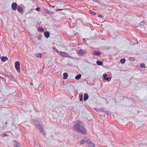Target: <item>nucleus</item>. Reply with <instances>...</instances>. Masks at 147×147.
Segmentation results:
<instances>
[{"mask_svg": "<svg viewBox=\"0 0 147 147\" xmlns=\"http://www.w3.org/2000/svg\"><path fill=\"white\" fill-rule=\"evenodd\" d=\"M36 56L38 57H42V54L40 53L37 54L36 55Z\"/></svg>", "mask_w": 147, "mask_h": 147, "instance_id": "c85d7f7f", "label": "nucleus"}, {"mask_svg": "<svg viewBox=\"0 0 147 147\" xmlns=\"http://www.w3.org/2000/svg\"><path fill=\"white\" fill-rule=\"evenodd\" d=\"M34 144H35V143H36V142H35H35H34Z\"/></svg>", "mask_w": 147, "mask_h": 147, "instance_id": "58836bf2", "label": "nucleus"}, {"mask_svg": "<svg viewBox=\"0 0 147 147\" xmlns=\"http://www.w3.org/2000/svg\"><path fill=\"white\" fill-rule=\"evenodd\" d=\"M50 6H52V5H50Z\"/></svg>", "mask_w": 147, "mask_h": 147, "instance_id": "4c0bfd02", "label": "nucleus"}, {"mask_svg": "<svg viewBox=\"0 0 147 147\" xmlns=\"http://www.w3.org/2000/svg\"><path fill=\"white\" fill-rule=\"evenodd\" d=\"M140 66L141 68H144L145 67V65L144 64H143L142 63L141 64H140Z\"/></svg>", "mask_w": 147, "mask_h": 147, "instance_id": "b1692460", "label": "nucleus"}, {"mask_svg": "<svg viewBox=\"0 0 147 147\" xmlns=\"http://www.w3.org/2000/svg\"><path fill=\"white\" fill-rule=\"evenodd\" d=\"M36 10L37 11H39L40 10V8L39 7H37L36 8Z\"/></svg>", "mask_w": 147, "mask_h": 147, "instance_id": "7c9ffc66", "label": "nucleus"}, {"mask_svg": "<svg viewBox=\"0 0 147 147\" xmlns=\"http://www.w3.org/2000/svg\"><path fill=\"white\" fill-rule=\"evenodd\" d=\"M96 63L98 65H103V63L102 61L98 60L96 61Z\"/></svg>", "mask_w": 147, "mask_h": 147, "instance_id": "4468645a", "label": "nucleus"}, {"mask_svg": "<svg viewBox=\"0 0 147 147\" xmlns=\"http://www.w3.org/2000/svg\"><path fill=\"white\" fill-rule=\"evenodd\" d=\"M38 30L39 31L41 32H43L44 31V29L41 27H39Z\"/></svg>", "mask_w": 147, "mask_h": 147, "instance_id": "6ab92c4d", "label": "nucleus"}, {"mask_svg": "<svg viewBox=\"0 0 147 147\" xmlns=\"http://www.w3.org/2000/svg\"><path fill=\"white\" fill-rule=\"evenodd\" d=\"M83 95L81 94H80L79 95V100L80 101H82L83 100Z\"/></svg>", "mask_w": 147, "mask_h": 147, "instance_id": "dca6fc26", "label": "nucleus"}, {"mask_svg": "<svg viewBox=\"0 0 147 147\" xmlns=\"http://www.w3.org/2000/svg\"><path fill=\"white\" fill-rule=\"evenodd\" d=\"M32 121H34L35 123L38 131H39L42 134H45V131L42 128V125H41L40 120L38 119H36V120L33 119H32Z\"/></svg>", "mask_w": 147, "mask_h": 147, "instance_id": "f03ea898", "label": "nucleus"}, {"mask_svg": "<svg viewBox=\"0 0 147 147\" xmlns=\"http://www.w3.org/2000/svg\"><path fill=\"white\" fill-rule=\"evenodd\" d=\"M2 78V79L3 80V78H2V77H1V76H0V78Z\"/></svg>", "mask_w": 147, "mask_h": 147, "instance_id": "c9c22d12", "label": "nucleus"}, {"mask_svg": "<svg viewBox=\"0 0 147 147\" xmlns=\"http://www.w3.org/2000/svg\"><path fill=\"white\" fill-rule=\"evenodd\" d=\"M81 77V75L80 74H79L76 76L75 78L77 80H78Z\"/></svg>", "mask_w": 147, "mask_h": 147, "instance_id": "f3484780", "label": "nucleus"}, {"mask_svg": "<svg viewBox=\"0 0 147 147\" xmlns=\"http://www.w3.org/2000/svg\"><path fill=\"white\" fill-rule=\"evenodd\" d=\"M45 10L46 11V12L49 15L52 14L53 13L52 11H50L48 9L46 10L45 9Z\"/></svg>", "mask_w": 147, "mask_h": 147, "instance_id": "a211bd4d", "label": "nucleus"}, {"mask_svg": "<svg viewBox=\"0 0 147 147\" xmlns=\"http://www.w3.org/2000/svg\"><path fill=\"white\" fill-rule=\"evenodd\" d=\"M8 59V58L6 57L2 56L1 57V61L3 62H5Z\"/></svg>", "mask_w": 147, "mask_h": 147, "instance_id": "9b49d317", "label": "nucleus"}, {"mask_svg": "<svg viewBox=\"0 0 147 147\" xmlns=\"http://www.w3.org/2000/svg\"><path fill=\"white\" fill-rule=\"evenodd\" d=\"M62 10V9H58L56 11H59V10Z\"/></svg>", "mask_w": 147, "mask_h": 147, "instance_id": "f704fd0d", "label": "nucleus"}, {"mask_svg": "<svg viewBox=\"0 0 147 147\" xmlns=\"http://www.w3.org/2000/svg\"><path fill=\"white\" fill-rule=\"evenodd\" d=\"M96 111H97L98 112V111H102L103 112H104V111L103 110V109L102 108H99L98 109H96Z\"/></svg>", "mask_w": 147, "mask_h": 147, "instance_id": "4be33fe9", "label": "nucleus"}, {"mask_svg": "<svg viewBox=\"0 0 147 147\" xmlns=\"http://www.w3.org/2000/svg\"><path fill=\"white\" fill-rule=\"evenodd\" d=\"M111 79V78H110L109 77H107L106 78H105L104 79L105 80L107 81H109Z\"/></svg>", "mask_w": 147, "mask_h": 147, "instance_id": "5701e85b", "label": "nucleus"}, {"mask_svg": "<svg viewBox=\"0 0 147 147\" xmlns=\"http://www.w3.org/2000/svg\"><path fill=\"white\" fill-rule=\"evenodd\" d=\"M42 36L41 34L40 35H38L36 36V37L37 38H38V39L39 40H41L42 39Z\"/></svg>", "mask_w": 147, "mask_h": 147, "instance_id": "2eb2a0df", "label": "nucleus"}, {"mask_svg": "<svg viewBox=\"0 0 147 147\" xmlns=\"http://www.w3.org/2000/svg\"><path fill=\"white\" fill-rule=\"evenodd\" d=\"M87 52L85 50L80 49L78 53V54L80 56H84L86 53Z\"/></svg>", "mask_w": 147, "mask_h": 147, "instance_id": "39448f33", "label": "nucleus"}, {"mask_svg": "<svg viewBox=\"0 0 147 147\" xmlns=\"http://www.w3.org/2000/svg\"><path fill=\"white\" fill-rule=\"evenodd\" d=\"M89 96L87 93H86L84 94V101H86L88 99Z\"/></svg>", "mask_w": 147, "mask_h": 147, "instance_id": "1a4fd4ad", "label": "nucleus"}, {"mask_svg": "<svg viewBox=\"0 0 147 147\" xmlns=\"http://www.w3.org/2000/svg\"><path fill=\"white\" fill-rule=\"evenodd\" d=\"M11 79H12V80H13L14 81H15L16 79L15 78H14L13 77H12Z\"/></svg>", "mask_w": 147, "mask_h": 147, "instance_id": "2f4dec72", "label": "nucleus"}, {"mask_svg": "<svg viewBox=\"0 0 147 147\" xmlns=\"http://www.w3.org/2000/svg\"><path fill=\"white\" fill-rule=\"evenodd\" d=\"M125 59L124 58L123 59H120V62L122 64H123L124 63H125Z\"/></svg>", "mask_w": 147, "mask_h": 147, "instance_id": "aec40b11", "label": "nucleus"}, {"mask_svg": "<svg viewBox=\"0 0 147 147\" xmlns=\"http://www.w3.org/2000/svg\"><path fill=\"white\" fill-rule=\"evenodd\" d=\"M17 7V4L16 3H13L11 5V8L12 9L14 10H16Z\"/></svg>", "mask_w": 147, "mask_h": 147, "instance_id": "0eeeda50", "label": "nucleus"}, {"mask_svg": "<svg viewBox=\"0 0 147 147\" xmlns=\"http://www.w3.org/2000/svg\"><path fill=\"white\" fill-rule=\"evenodd\" d=\"M54 49L56 52L59 54V53L60 52H59L56 48L54 47Z\"/></svg>", "mask_w": 147, "mask_h": 147, "instance_id": "cd10ccee", "label": "nucleus"}, {"mask_svg": "<svg viewBox=\"0 0 147 147\" xmlns=\"http://www.w3.org/2000/svg\"><path fill=\"white\" fill-rule=\"evenodd\" d=\"M59 54L61 55L63 57H70L68 55V54L64 52L60 51L59 53Z\"/></svg>", "mask_w": 147, "mask_h": 147, "instance_id": "423d86ee", "label": "nucleus"}, {"mask_svg": "<svg viewBox=\"0 0 147 147\" xmlns=\"http://www.w3.org/2000/svg\"><path fill=\"white\" fill-rule=\"evenodd\" d=\"M85 141H85L84 140H82L80 141V143L81 144H86Z\"/></svg>", "mask_w": 147, "mask_h": 147, "instance_id": "393cba45", "label": "nucleus"}, {"mask_svg": "<svg viewBox=\"0 0 147 147\" xmlns=\"http://www.w3.org/2000/svg\"><path fill=\"white\" fill-rule=\"evenodd\" d=\"M16 143L15 144L16 146V147H19L20 145V143L17 142H16Z\"/></svg>", "mask_w": 147, "mask_h": 147, "instance_id": "a878e982", "label": "nucleus"}, {"mask_svg": "<svg viewBox=\"0 0 147 147\" xmlns=\"http://www.w3.org/2000/svg\"><path fill=\"white\" fill-rule=\"evenodd\" d=\"M17 9L20 12H22L23 11V9L22 7L19 5L17 7Z\"/></svg>", "mask_w": 147, "mask_h": 147, "instance_id": "f8f14e48", "label": "nucleus"}, {"mask_svg": "<svg viewBox=\"0 0 147 147\" xmlns=\"http://www.w3.org/2000/svg\"><path fill=\"white\" fill-rule=\"evenodd\" d=\"M90 13L92 15H95L96 14V13L95 12H93L92 11H89Z\"/></svg>", "mask_w": 147, "mask_h": 147, "instance_id": "412c9836", "label": "nucleus"}, {"mask_svg": "<svg viewBox=\"0 0 147 147\" xmlns=\"http://www.w3.org/2000/svg\"><path fill=\"white\" fill-rule=\"evenodd\" d=\"M3 135L4 136H7V135L5 134H3Z\"/></svg>", "mask_w": 147, "mask_h": 147, "instance_id": "473e14b6", "label": "nucleus"}, {"mask_svg": "<svg viewBox=\"0 0 147 147\" xmlns=\"http://www.w3.org/2000/svg\"><path fill=\"white\" fill-rule=\"evenodd\" d=\"M104 112H105V113H107L108 115H109L111 113V112L109 111H104Z\"/></svg>", "mask_w": 147, "mask_h": 147, "instance_id": "bb28decb", "label": "nucleus"}, {"mask_svg": "<svg viewBox=\"0 0 147 147\" xmlns=\"http://www.w3.org/2000/svg\"><path fill=\"white\" fill-rule=\"evenodd\" d=\"M85 144L86 145H87L89 147L94 146V145L93 143L89 140L86 141Z\"/></svg>", "mask_w": 147, "mask_h": 147, "instance_id": "20e7f679", "label": "nucleus"}, {"mask_svg": "<svg viewBox=\"0 0 147 147\" xmlns=\"http://www.w3.org/2000/svg\"><path fill=\"white\" fill-rule=\"evenodd\" d=\"M44 35L46 38H47L49 37L50 33L48 31H45L44 32Z\"/></svg>", "mask_w": 147, "mask_h": 147, "instance_id": "6e6552de", "label": "nucleus"}, {"mask_svg": "<svg viewBox=\"0 0 147 147\" xmlns=\"http://www.w3.org/2000/svg\"><path fill=\"white\" fill-rule=\"evenodd\" d=\"M15 67L17 70L18 72L20 71V63L19 61H17L15 63Z\"/></svg>", "mask_w": 147, "mask_h": 147, "instance_id": "7ed1b4c3", "label": "nucleus"}, {"mask_svg": "<svg viewBox=\"0 0 147 147\" xmlns=\"http://www.w3.org/2000/svg\"><path fill=\"white\" fill-rule=\"evenodd\" d=\"M54 7H55V6H52V7L54 8Z\"/></svg>", "mask_w": 147, "mask_h": 147, "instance_id": "e433bc0d", "label": "nucleus"}, {"mask_svg": "<svg viewBox=\"0 0 147 147\" xmlns=\"http://www.w3.org/2000/svg\"><path fill=\"white\" fill-rule=\"evenodd\" d=\"M107 74H104L103 75V78L105 79L106 77H107Z\"/></svg>", "mask_w": 147, "mask_h": 147, "instance_id": "c756f323", "label": "nucleus"}, {"mask_svg": "<svg viewBox=\"0 0 147 147\" xmlns=\"http://www.w3.org/2000/svg\"><path fill=\"white\" fill-rule=\"evenodd\" d=\"M98 17H100V18H102V16L101 15H99V16H98Z\"/></svg>", "mask_w": 147, "mask_h": 147, "instance_id": "72a5a7b5", "label": "nucleus"}, {"mask_svg": "<svg viewBox=\"0 0 147 147\" xmlns=\"http://www.w3.org/2000/svg\"><path fill=\"white\" fill-rule=\"evenodd\" d=\"M74 126V130L76 131L79 132L84 134L87 133L86 130L83 126V123L81 121L78 120Z\"/></svg>", "mask_w": 147, "mask_h": 147, "instance_id": "f257e3e1", "label": "nucleus"}, {"mask_svg": "<svg viewBox=\"0 0 147 147\" xmlns=\"http://www.w3.org/2000/svg\"><path fill=\"white\" fill-rule=\"evenodd\" d=\"M63 78L64 79H65L67 78L68 76V74L66 73H64L63 74Z\"/></svg>", "mask_w": 147, "mask_h": 147, "instance_id": "ddd939ff", "label": "nucleus"}, {"mask_svg": "<svg viewBox=\"0 0 147 147\" xmlns=\"http://www.w3.org/2000/svg\"><path fill=\"white\" fill-rule=\"evenodd\" d=\"M93 54L95 55H100V53L99 51H95L93 52Z\"/></svg>", "mask_w": 147, "mask_h": 147, "instance_id": "9d476101", "label": "nucleus"}]
</instances>
